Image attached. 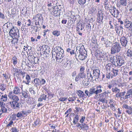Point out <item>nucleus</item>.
Listing matches in <instances>:
<instances>
[{
	"instance_id": "nucleus-1",
	"label": "nucleus",
	"mask_w": 132,
	"mask_h": 132,
	"mask_svg": "<svg viewBox=\"0 0 132 132\" xmlns=\"http://www.w3.org/2000/svg\"><path fill=\"white\" fill-rule=\"evenodd\" d=\"M56 48L55 51L52 52V58H55L57 61L61 62L64 55L63 50L61 47H58Z\"/></svg>"
},
{
	"instance_id": "nucleus-2",
	"label": "nucleus",
	"mask_w": 132,
	"mask_h": 132,
	"mask_svg": "<svg viewBox=\"0 0 132 132\" xmlns=\"http://www.w3.org/2000/svg\"><path fill=\"white\" fill-rule=\"evenodd\" d=\"M77 49L79 50V53L76 54L75 56H78L79 60L82 61L85 60L87 56V52L85 49L84 45L82 44L78 45Z\"/></svg>"
},
{
	"instance_id": "nucleus-3",
	"label": "nucleus",
	"mask_w": 132,
	"mask_h": 132,
	"mask_svg": "<svg viewBox=\"0 0 132 132\" xmlns=\"http://www.w3.org/2000/svg\"><path fill=\"white\" fill-rule=\"evenodd\" d=\"M100 74L99 69L95 68L93 70V73L90 71L89 73H87V76L88 80L90 81H98L100 78Z\"/></svg>"
},
{
	"instance_id": "nucleus-4",
	"label": "nucleus",
	"mask_w": 132,
	"mask_h": 132,
	"mask_svg": "<svg viewBox=\"0 0 132 132\" xmlns=\"http://www.w3.org/2000/svg\"><path fill=\"white\" fill-rule=\"evenodd\" d=\"M110 59L112 63L116 67L121 66L124 65L125 63L124 60L120 56L116 57L112 55L110 56Z\"/></svg>"
},
{
	"instance_id": "nucleus-5",
	"label": "nucleus",
	"mask_w": 132,
	"mask_h": 132,
	"mask_svg": "<svg viewBox=\"0 0 132 132\" xmlns=\"http://www.w3.org/2000/svg\"><path fill=\"white\" fill-rule=\"evenodd\" d=\"M64 60L65 61L63 67L65 70H69L73 66L74 62L72 60L67 59Z\"/></svg>"
},
{
	"instance_id": "nucleus-6",
	"label": "nucleus",
	"mask_w": 132,
	"mask_h": 132,
	"mask_svg": "<svg viewBox=\"0 0 132 132\" xmlns=\"http://www.w3.org/2000/svg\"><path fill=\"white\" fill-rule=\"evenodd\" d=\"M121 48L120 43L117 42L115 43L111 48V53L114 54L116 53H118L120 51Z\"/></svg>"
},
{
	"instance_id": "nucleus-7",
	"label": "nucleus",
	"mask_w": 132,
	"mask_h": 132,
	"mask_svg": "<svg viewBox=\"0 0 132 132\" xmlns=\"http://www.w3.org/2000/svg\"><path fill=\"white\" fill-rule=\"evenodd\" d=\"M12 27V25L11 23L8 22L5 23L2 27L3 31L4 32H8L9 31L11 27Z\"/></svg>"
},
{
	"instance_id": "nucleus-8",
	"label": "nucleus",
	"mask_w": 132,
	"mask_h": 132,
	"mask_svg": "<svg viewBox=\"0 0 132 132\" xmlns=\"http://www.w3.org/2000/svg\"><path fill=\"white\" fill-rule=\"evenodd\" d=\"M9 32L10 35L12 34L13 35L14 37H17V34L16 33L17 31L19 32V30L17 29L16 27L14 28V26H12V27L10 30Z\"/></svg>"
},
{
	"instance_id": "nucleus-9",
	"label": "nucleus",
	"mask_w": 132,
	"mask_h": 132,
	"mask_svg": "<svg viewBox=\"0 0 132 132\" xmlns=\"http://www.w3.org/2000/svg\"><path fill=\"white\" fill-rule=\"evenodd\" d=\"M103 14V12L101 11H98L97 21L99 23L101 24L103 23L102 21Z\"/></svg>"
},
{
	"instance_id": "nucleus-10",
	"label": "nucleus",
	"mask_w": 132,
	"mask_h": 132,
	"mask_svg": "<svg viewBox=\"0 0 132 132\" xmlns=\"http://www.w3.org/2000/svg\"><path fill=\"white\" fill-rule=\"evenodd\" d=\"M12 103V109L17 110L20 109L21 106V103L20 101Z\"/></svg>"
},
{
	"instance_id": "nucleus-11",
	"label": "nucleus",
	"mask_w": 132,
	"mask_h": 132,
	"mask_svg": "<svg viewBox=\"0 0 132 132\" xmlns=\"http://www.w3.org/2000/svg\"><path fill=\"white\" fill-rule=\"evenodd\" d=\"M95 55L98 59H101L103 58V53L101 51L96 50L95 52Z\"/></svg>"
},
{
	"instance_id": "nucleus-12",
	"label": "nucleus",
	"mask_w": 132,
	"mask_h": 132,
	"mask_svg": "<svg viewBox=\"0 0 132 132\" xmlns=\"http://www.w3.org/2000/svg\"><path fill=\"white\" fill-rule=\"evenodd\" d=\"M120 41L122 46L126 47L128 42L127 38L124 36L120 38Z\"/></svg>"
},
{
	"instance_id": "nucleus-13",
	"label": "nucleus",
	"mask_w": 132,
	"mask_h": 132,
	"mask_svg": "<svg viewBox=\"0 0 132 132\" xmlns=\"http://www.w3.org/2000/svg\"><path fill=\"white\" fill-rule=\"evenodd\" d=\"M34 81L36 85V87H37V89L39 90L41 88V80L39 78H36L34 79Z\"/></svg>"
},
{
	"instance_id": "nucleus-14",
	"label": "nucleus",
	"mask_w": 132,
	"mask_h": 132,
	"mask_svg": "<svg viewBox=\"0 0 132 132\" xmlns=\"http://www.w3.org/2000/svg\"><path fill=\"white\" fill-rule=\"evenodd\" d=\"M101 40L102 41H104V43L106 45V47H110L112 43V42L109 41L106 38H105L103 37L102 38Z\"/></svg>"
},
{
	"instance_id": "nucleus-15",
	"label": "nucleus",
	"mask_w": 132,
	"mask_h": 132,
	"mask_svg": "<svg viewBox=\"0 0 132 132\" xmlns=\"http://www.w3.org/2000/svg\"><path fill=\"white\" fill-rule=\"evenodd\" d=\"M125 26L127 28H130V30H132V22L126 19L125 21Z\"/></svg>"
},
{
	"instance_id": "nucleus-16",
	"label": "nucleus",
	"mask_w": 132,
	"mask_h": 132,
	"mask_svg": "<svg viewBox=\"0 0 132 132\" xmlns=\"http://www.w3.org/2000/svg\"><path fill=\"white\" fill-rule=\"evenodd\" d=\"M96 89L97 95L98 94L101 93L104 89L103 87L101 85H97L96 86Z\"/></svg>"
},
{
	"instance_id": "nucleus-17",
	"label": "nucleus",
	"mask_w": 132,
	"mask_h": 132,
	"mask_svg": "<svg viewBox=\"0 0 132 132\" xmlns=\"http://www.w3.org/2000/svg\"><path fill=\"white\" fill-rule=\"evenodd\" d=\"M132 97V89L128 90L127 92L126 95L125 96V99Z\"/></svg>"
},
{
	"instance_id": "nucleus-18",
	"label": "nucleus",
	"mask_w": 132,
	"mask_h": 132,
	"mask_svg": "<svg viewBox=\"0 0 132 132\" xmlns=\"http://www.w3.org/2000/svg\"><path fill=\"white\" fill-rule=\"evenodd\" d=\"M113 65L111 63H109L106 65L105 68L107 71L109 70V71H111L113 69Z\"/></svg>"
},
{
	"instance_id": "nucleus-19",
	"label": "nucleus",
	"mask_w": 132,
	"mask_h": 132,
	"mask_svg": "<svg viewBox=\"0 0 132 132\" xmlns=\"http://www.w3.org/2000/svg\"><path fill=\"white\" fill-rule=\"evenodd\" d=\"M89 91L90 96L93 94L97 95L96 92V89L94 87L90 88L89 90Z\"/></svg>"
},
{
	"instance_id": "nucleus-20",
	"label": "nucleus",
	"mask_w": 132,
	"mask_h": 132,
	"mask_svg": "<svg viewBox=\"0 0 132 132\" xmlns=\"http://www.w3.org/2000/svg\"><path fill=\"white\" fill-rule=\"evenodd\" d=\"M7 95L6 94H5L4 95H1L0 100L1 101L6 102L7 101Z\"/></svg>"
},
{
	"instance_id": "nucleus-21",
	"label": "nucleus",
	"mask_w": 132,
	"mask_h": 132,
	"mask_svg": "<svg viewBox=\"0 0 132 132\" xmlns=\"http://www.w3.org/2000/svg\"><path fill=\"white\" fill-rule=\"evenodd\" d=\"M19 37V33H18V35H17V37H14L13 38V40H12L11 42L13 43L14 42V44L15 45H16L17 43H18V39Z\"/></svg>"
},
{
	"instance_id": "nucleus-22",
	"label": "nucleus",
	"mask_w": 132,
	"mask_h": 132,
	"mask_svg": "<svg viewBox=\"0 0 132 132\" xmlns=\"http://www.w3.org/2000/svg\"><path fill=\"white\" fill-rule=\"evenodd\" d=\"M11 100H12V102H15L20 101L19 97L15 95H14L12 98Z\"/></svg>"
},
{
	"instance_id": "nucleus-23",
	"label": "nucleus",
	"mask_w": 132,
	"mask_h": 132,
	"mask_svg": "<svg viewBox=\"0 0 132 132\" xmlns=\"http://www.w3.org/2000/svg\"><path fill=\"white\" fill-rule=\"evenodd\" d=\"M13 90L14 94H20L19 88L17 87H16L14 88Z\"/></svg>"
},
{
	"instance_id": "nucleus-24",
	"label": "nucleus",
	"mask_w": 132,
	"mask_h": 132,
	"mask_svg": "<svg viewBox=\"0 0 132 132\" xmlns=\"http://www.w3.org/2000/svg\"><path fill=\"white\" fill-rule=\"evenodd\" d=\"M79 116L77 114L76 115H75V116L73 119V122L74 123V124H75L77 123L79 120Z\"/></svg>"
},
{
	"instance_id": "nucleus-25",
	"label": "nucleus",
	"mask_w": 132,
	"mask_h": 132,
	"mask_svg": "<svg viewBox=\"0 0 132 132\" xmlns=\"http://www.w3.org/2000/svg\"><path fill=\"white\" fill-rule=\"evenodd\" d=\"M127 56L130 58H132V51L128 49L126 53Z\"/></svg>"
},
{
	"instance_id": "nucleus-26",
	"label": "nucleus",
	"mask_w": 132,
	"mask_h": 132,
	"mask_svg": "<svg viewBox=\"0 0 132 132\" xmlns=\"http://www.w3.org/2000/svg\"><path fill=\"white\" fill-rule=\"evenodd\" d=\"M113 75L111 71V72L109 71V72L108 71L106 73V78L109 79L110 78H112L113 76Z\"/></svg>"
},
{
	"instance_id": "nucleus-27",
	"label": "nucleus",
	"mask_w": 132,
	"mask_h": 132,
	"mask_svg": "<svg viewBox=\"0 0 132 132\" xmlns=\"http://www.w3.org/2000/svg\"><path fill=\"white\" fill-rule=\"evenodd\" d=\"M84 129L85 130H87L88 129V127L86 124L85 123H82L81 124L80 129Z\"/></svg>"
},
{
	"instance_id": "nucleus-28",
	"label": "nucleus",
	"mask_w": 132,
	"mask_h": 132,
	"mask_svg": "<svg viewBox=\"0 0 132 132\" xmlns=\"http://www.w3.org/2000/svg\"><path fill=\"white\" fill-rule=\"evenodd\" d=\"M84 27H82V24H78L77 27V30L78 32L80 31V30H82Z\"/></svg>"
},
{
	"instance_id": "nucleus-29",
	"label": "nucleus",
	"mask_w": 132,
	"mask_h": 132,
	"mask_svg": "<svg viewBox=\"0 0 132 132\" xmlns=\"http://www.w3.org/2000/svg\"><path fill=\"white\" fill-rule=\"evenodd\" d=\"M126 93L125 92H119L117 94H116L115 95L116 97L118 98L121 97L122 96H123L125 95Z\"/></svg>"
},
{
	"instance_id": "nucleus-30",
	"label": "nucleus",
	"mask_w": 132,
	"mask_h": 132,
	"mask_svg": "<svg viewBox=\"0 0 132 132\" xmlns=\"http://www.w3.org/2000/svg\"><path fill=\"white\" fill-rule=\"evenodd\" d=\"M89 1V0H78V2L80 4H83L85 3L88 4Z\"/></svg>"
},
{
	"instance_id": "nucleus-31",
	"label": "nucleus",
	"mask_w": 132,
	"mask_h": 132,
	"mask_svg": "<svg viewBox=\"0 0 132 132\" xmlns=\"http://www.w3.org/2000/svg\"><path fill=\"white\" fill-rule=\"evenodd\" d=\"M112 74L113 75V76H116L118 74V72H119L118 70L117 69H115L114 70L113 68L112 69V70L111 71Z\"/></svg>"
},
{
	"instance_id": "nucleus-32",
	"label": "nucleus",
	"mask_w": 132,
	"mask_h": 132,
	"mask_svg": "<svg viewBox=\"0 0 132 132\" xmlns=\"http://www.w3.org/2000/svg\"><path fill=\"white\" fill-rule=\"evenodd\" d=\"M6 86L4 83L0 84V89L3 91L5 90L6 89Z\"/></svg>"
},
{
	"instance_id": "nucleus-33",
	"label": "nucleus",
	"mask_w": 132,
	"mask_h": 132,
	"mask_svg": "<svg viewBox=\"0 0 132 132\" xmlns=\"http://www.w3.org/2000/svg\"><path fill=\"white\" fill-rule=\"evenodd\" d=\"M116 26L115 28V30L117 34H119L120 33L121 29L119 28V27L117 25H115Z\"/></svg>"
},
{
	"instance_id": "nucleus-34",
	"label": "nucleus",
	"mask_w": 132,
	"mask_h": 132,
	"mask_svg": "<svg viewBox=\"0 0 132 132\" xmlns=\"http://www.w3.org/2000/svg\"><path fill=\"white\" fill-rule=\"evenodd\" d=\"M19 74L18 73L16 75V77H15V81L18 82H20L21 81V79L20 77Z\"/></svg>"
},
{
	"instance_id": "nucleus-35",
	"label": "nucleus",
	"mask_w": 132,
	"mask_h": 132,
	"mask_svg": "<svg viewBox=\"0 0 132 132\" xmlns=\"http://www.w3.org/2000/svg\"><path fill=\"white\" fill-rule=\"evenodd\" d=\"M112 90L113 93H116L117 94L119 93L120 92V89L117 87H115L114 88H113L112 89Z\"/></svg>"
},
{
	"instance_id": "nucleus-36",
	"label": "nucleus",
	"mask_w": 132,
	"mask_h": 132,
	"mask_svg": "<svg viewBox=\"0 0 132 132\" xmlns=\"http://www.w3.org/2000/svg\"><path fill=\"white\" fill-rule=\"evenodd\" d=\"M26 79L27 80V81H23V82H25V83L27 84H28L30 82V76L29 75H27L26 76Z\"/></svg>"
},
{
	"instance_id": "nucleus-37",
	"label": "nucleus",
	"mask_w": 132,
	"mask_h": 132,
	"mask_svg": "<svg viewBox=\"0 0 132 132\" xmlns=\"http://www.w3.org/2000/svg\"><path fill=\"white\" fill-rule=\"evenodd\" d=\"M5 106L8 109L11 107L12 108V103L11 101H10L5 104Z\"/></svg>"
},
{
	"instance_id": "nucleus-38",
	"label": "nucleus",
	"mask_w": 132,
	"mask_h": 132,
	"mask_svg": "<svg viewBox=\"0 0 132 132\" xmlns=\"http://www.w3.org/2000/svg\"><path fill=\"white\" fill-rule=\"evenodd\" d=\"M102 96H100V98L99 99V101L102 102L103 103H107V101L105 99V98H103L102 97Z\"/></svg>"
},
{
	"instance_id": "nucleus-39",
	"label": "nucleus",
	"mask_w": 132,
	"mask_h": 132,
	"mask_svg": "<svg viewBox=\"0 0 132 132\" xmlns=\"http://www.w3.org/2000/svg\"><path fill=\"white\" fill-rule=\"evenodd\" d=\"M60 31L57 30L54 31L52 32V34L54 35L57 36H58L60 35Z\"/></svg>"
},
{
	"instance_id": "nucleus-40",
	"label": "nucleus",
	"mask_w": 132,
	"mask_h": 132,
	"mask_svg": "<svg viewBox=\"0 0 132 132\" xmlns=\"http://www.w3.org/2000/svg\"><path fill=\"white\" fill-rule=\"evenodd\" d=\"M120 4L119 5V6L120 7H121L122 6H126L127 4V2L126 1H120Z\"/></svg>"
},
{
	"instance_id": "nucleus-41",
	"label": "nucleus",
	"mask_w": 132,
	"mask_h": 132,
	"mask_svg": "<svg viewBox=\"0 0 132 132\" xmlns=\"http://www.w3.org/2000/svg\"><path fill=\"white\" fill-rule=\"evenodd\" d=\"M126 112L129 114H131L132 113V108L130 106L129 108L126 110Z\"/></svg>"
},
{
	"instance_id": "nucleus-42",
	"label": "nucleus",
	"mask_w": 132,
	"mask_h": 132,
	"mask_svg": "<svg viewBox=\"0 0 132 132\" xmlns=\"http://www.w3.org/2000/svg\"><path fill=\"white\" fill-rule=\"evenodd\" d=\"M13 71H14L16 73H19L20 71V69H18L16 68H14L13 67H12Z\"/></svg>"
},
{
	"instance_id": "nucleus-43",
	"label": "nucleus",
	"mask_w": 132,
	"mask_h": 132,
	"mask_svg": "<svg viewBox=\"0 0 132 132\" xmlns=\"http://www.w3.org/2000/svg\"><path fill=\"white\" fill-rule=\"evenodd\" d=\"M22 96L25 98H27L28 97V94L27 93V92L23 91L22 93Z\"/></svg>"
},
{
	"instance_id": "nucleus-44",
	"label": "nucleus",
	"mask_w": 132,
	"mask_h": 132,
	"mask_svg": "<svg viewBox=\"0 0 132 132\" xmlns=\"http://www.w3.org/2000/svg\"><path fill=\"white\" fill-rule=\"evenodd\" d=\"M21 13H22V14H25L27 13V9H22V10H20Z\"/></svg>"
},
{
	"instance_id": "nucleus-45",
	"label": "nucleus",
	"mask_w": 132,
	"mask_h": 132,
	"mask_svg": "<svg viewBox=\"0 0 132 132\" xmlns=\"http://www.w3.org/2000/svg\"><path fill=\"white\" fill-rule=\"evenodd\" d=\"M83 93V92L82 91L80 90L77 91L76 92L78 96L80 97H81V95H82V93Z\"/></svg>"
},
{
	"instance_id": "nucleus-46",
	"label": "nucleus",
	"mask_w": 132,
	"mask_h": 132,
	"mask_svg": "<svg viewBox=\"0 0 132 132\" xmlns=\"http://www.w3.org/2000/svg\"><path fill=\"white\" fill-rule=\"evenodd\" d=\"M78 75L81 78H85L86 76L85 74L84 73H80Z\"/></svg>"
},
{
	"instance_id": "nucleus-47",
	"label": "nucleus",
	"mask_w": 132,
	"mask_h": 132,
	"mask_svg": "<svg viewBox=\"0 0 132 132\" xmlns=\"http://www.w3.org/2000/svg\"><path fill=\"white\" fill-rule=\"evenodd\" d=\"M35 58V57L34 56L31 55L30 56L29 60L30 61L33 62L34 61V59Z\"/></svg>"
},
{
	"instance_id": "nucleus-48",
	"label": "nucleus",
	"mask_w": 132,
	"mask_h": 132,
	"mask_svg": "<svg viewBox=\"0 0 132 132\" xmlns=\"http://www.w3.org/2000/svg\"><path fill=\"white\" fill-rule=\"evenodd\" d=\"M13 123V121H11L6 126V129H7V128H9V127H11Z\"/></svg>"
},
{
	"instance_id": "nucleus-49",
	"label": "nucleus",
	"mask_w": 132,
	"mask_h": 132,
	"mask_svg": "<svg viewBox=\"0 0 132 132\" xmlns=\"http://www.w3.org/2000/svg\"><path fill=\"white\" fill-rule=\"evenodd\" d=\"M130 106H129L126 104H124L122 105V107L123 108H125L127 110L128 109Z\"/></svg>"
},
{
	"instance_id": "nucleus-50",
	"label": "nucleus",
	"mask_w": 132,
	"mask_h": 132,
	"mask_svg": "<svg viewBox=\"0 0 132 132\" xmlns=\"http://www.w3.org/2000/svg\"><path fill=\"white\" fill-rule=\"evenodd\" d=\"M69 102L73 101H75L76 100V98L73 97H70L68 99Z\"/></svg>"
},
{
	"instance_id": "nucleus-51",
	"label": "nucleus",
	"mask_w": 132,
	"mask_h": 132,
	"mask_svg": "<svg viewBox=\"0 0 132 132\" xmlns=\"http://www.w3.org/2000/svg\"><path fill=\"white\" fill-rule=\"evenodd\" d=\"M1 110L3 112H7V109L5 107V106L2 107H1Z\"/></svg>"
},
{
	"instance_id": "nucleus-52",
	"label": "nucleus",
	"mask_w": 132,
	"mask_h": 132,
	"mask_svg": "<svg viewBox=\"0 0 132 132\" xmlns=\"http://www.w3.org/2000/svg\"><path fill=\"white\" fill-rule=\"evenodd\" d=\"M16 116L18 118H19L23 116V115L21 112H18L16 114Z\"/></svg>"
},
{
	"instance_id": "nucleus-53",
	"label": "nucleus",
	"mask_w": 132,
	"mask_h": 132,
	"mask_svg": "<svg viewBox=\"0 0 132 132\" xmlns=\"http://www.w3.org/2000/svg\"><path fill=\"white\" fill-rule=\"evenodd\" d=\"M112 10L113 11V12L114 14H118L119 13V12L117 10V9H113L112 10H111L112 11Z\"/></svg>"
},
{
	"instance_id": "nucleus-54",
	"label": "nucleus",
	"mask_w": 132,
	"mask_h": 132,
	"mask_svg": "<svg viewBox=\"0 0 132 132\" xmlns=\"http://www.w3.org/2000/svg\"><path fill=\"white\" fill-rule=\"evenodd\" d=\"M19 130L15 127H13L12 128L11 132H18Z\"/></svg>"
},
{
	"instance_id": "nucleus-55",
	"label": "nucleus",
	"mask_w": 132,
	"mask_h": 132,
	"mask_svg": "<svg viewBox=\"0 0 132 132\" xmlns=\"http://www.w3.org/2000/svg\"><path fill=\"white\" fill-rule=\"evenodd\" d=\"M38 19H39V21L37 23L36 22L35 24L36 25H37L38 24V26H40V25L41 23V20L40 18V17L38 18Z\"/></svg>"
},
{
	"instance_id": "nucleus-56",
	"label": "nucleus",
	"mask_w": 132,
	"mask_h": 132,
	"mask_svg": "<svg viewBox=\"0 0 132 132\" xmlns=\"http://www.w3.org/2000/svg\"><path fill=\"white\" fill-rule=\"evenodd\" d=\"M85 93L88 97L90 96L89 91V92L88 90H86L85 91Z\"/></svg>"
},
{
	"instance_id": "nucleus-57",
	"label": "nucleus",
	"mask_w": 132,
	"mask_h": 132,
	"mask_svg": "<svg viewBox=\"0 0 132 132\" xmlns=\"http://www.w3.org/2000/svg\"><path fill=\"white\" fill-rule=\"evenodd\" d=\"M85 68L84 67L81 66L80 69V73H84Z\"/></svg>"
},
{
	"instance_id": "nucleus-58",
	"label": "nucleus",
	"mask_w": 132,
	"mask_h": 132,
	"mask_svg": "<svg viewBox=\"0 0 132 132\" xmlns=\"http://www.w3.org/2000/svg\"><path fill=\"white\" fill-rule=\"evenodd\" d=\"M101 108H100V110H101V111L103 110L104 109H105L106 107V105H105L104 104H103V105H101Z\"/></svg>"
},
{
	"instance_id": "nucleus-59",
	"label": "nucleus",
	"mask_w": 132,
	"mask_h": 132,
	"mask_svg": "<svg viewBox=\"0 0 132 132\" xmlns=\"http://www.w3.org/2000/svg\"><path fill=\"white\" fill-rule=\"evenodd\" d=\"M67 98L65 97L60 98L59 99V100L62 102L66 101Z\"/></svg>"
},
{
	"instance_id": "nucleus-60",
	"label": "nucleus",
	"mask_w": 132,
	"mask_h": 132,
	"mask_svg": "<svg viewBox=\"0 0 132 132\" xmlns=\"http://www.w3.org/2000/svg\"><path fill=\"white\" fill-rule=\"evenodd\" d=\"M11 11L12 14H15L16 13V9H12Z\"/></svg>"
},
{
	"instance_id": "nucleus-61",
	"label": "nucleus",
	"mask_w": 132,
	"mask_h": 132,
	"mask_svg": "<svg viewBox=\"0 0 132 132\" xmlns=\"http://www.w3.org/2000/svg\"><path fill=\"white\" fill-rule=\"evenodd\" d=\"M89 83V81H85V82L83 84H84V86H87L88 85Z\"/></svg>"
},
{
	"instance_id": "nucleus-62",
	"label": "nucleus",
	"mask_w": 132,
	"mask_h": 132,
	"mask_svg": "<svg viewBox=\"0 0 132 132\" xmlns=\"http://www.w3.org/2000/svg\"><path fill=\"white\" fill-rule=\"evenodd\" d=\"M71 111V109H69L66 111L65 113V114H69Z\"/></svg>"
},
{
	"instance_id": "nucleus-63",
	"label": "nucleus",
	"mask_w": 132,
	"mask_h": 132,
	"mask_svg": "<svg viewBox=\"0 0 132 132\" xmlns=\"http://www.w3.org/2000/svg\"><path fill=\"white\" fill-rule=\"evenodd\" d=\"M0 106L1 108L5 106V104L3 102L0 101Z\"/></svg>"
},
{
	"instance_id": "nucleus-64",
	"label": "nucleus",
	"mask_w": 132,
	"mask_h": 132,
	"mask_svg": "<svg viewBox=\"0 0 132 132\" xmlns=\"http://www.w3.org/2000/svg\"><path fill=\"white\" fill-rule=\"evenodd\" d=\"M85 118V117L84 116H82V117L80 119V123H82L84 120Z\"/></svg>"
}]
</instances>
